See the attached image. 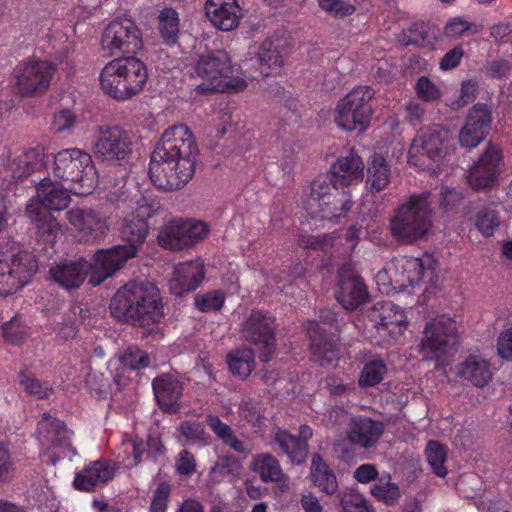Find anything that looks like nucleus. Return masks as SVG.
Listing matches in <instances>:
<instances>
[{"label": "nucleus", "instance_id": "1", "mask_svg": "<svg viewBox=\"0 0 512 512\" xmlns=\"http://www.w3.org/2000/svg\"><path fill=\"white\" fill-rule=\"evenodd\" d=\"M109 203L126 213L132 209L123 221L121 237L127 242L107 250H99L94 255L93 274L90 282L99 285L112 276L124 263L136 256L138 249L144 244L150 232L148 219L160 209V201L150 196H140L135 199L125 190L112 192L107 196Z\"/></svg>", "mask_w": 512, "mask_h": 512}, {"label": "nucleus", "instance_id": "2", "mask_svg": "<svg viewBox=\"0 0 512 512\" xmlns=\"http://www.w3.org/2000/svg\"><path fill=\"white\" fill-rule=\"evenodd\" d=\"M196 140L185 124L167 128L156 145L149 164V176L159 189L179 190L195 172Z\"/></svg>", "mask_w": 512, "mask_h": 512}, {"label": "nucleus", "instance_id": "3", "mask_svg": "<svg viewBox=\"0 0 512 512\" xmlns=\"http://www.w3.org/2000/svg\"><path fill=\"white\" fill-rule=\"evenodd\" d=\"M70 201L66 188H60L50 179H43L37 186V196L30 199L26 206V214L36 229L34 250L47 258L56 253V238L61 231L60 224L51 211L66 209Z\"/></svg>", "mask_w": 512, "mask_h": 512}, {"label": "nucleus", "instance_id": "4", "mask_svg": "<svg viewBox=\"0 0 512 512\" xmlns=\"http://www.w3.org/2000/svg\"><path fill=\"white\" fill-rule=\"evenodd\" d=\"M110 310L115 318L140 327L159 323L164 316L159 290L150 282L122 286L111 299Z\"/></svg>", "mask_w": 512, "mask_h": 512}, {"label": "nucleus", "instance_id": "5", "mask_svg": "<svg viewBox=\"0 0 512 512\" xmlns=\"http://www.w3.org/2000/svg\"><path fill=\"white\" fill-rule=\"evenodd\" d=\"M437 259L432 254L421 257L401 256L395 258L384 270L377 274L378 281L389 277L390 284L396 291L413 292L424 287L434 288L438 283Z\"/></svg>", "mask_w": 512, "mask_h": 512}, {"label": "nucleus", "instance_id": "6", "mask_svg": "<svg viewBox=\"0 0 512 512\" xmlns=\"http://www.w3.org/2000/svg\"><path fill=\"white\" fill-rule=\"evenodd\" d=\"M147 79L146 65L133 56L111 60L99 76L102 91L117 101L129 100L138 95L143 91Z\"/></svg>", "mask_w": 512, "mask_h": 512}, {"label": "nucleus", "instance_id": "7", "mask_svg": "<svg viewBox=\"0 0 512 512\" xmlns=\"http://www.w3.org/2000/svg\"><path fill=\"white\" fill-rule=\"evenodd\" d=\"M195 71L203 79V82L196 87L199 94L237 92L244 90L247 86V82L242 77L235 75L236 66L232 64L229 54L224 50L201 55Z\"/></svg>", "mask_w": 512, "mask_h": 512}, {"label": "nucleus", "instance_id": "8", "mask_svg": "<svg viewBox=\"0 0 512 512\" xmlns=\"http://www.w3.org/2000/svg\"><path fill=\"white\" fill-rule=\"evenodd\" d=\"M54 175L71 183L68 189L76 195H88L96 185L92 157L78 148L61 150L54 156Z\"/></svg>", "mask_w": 512, "mask_h": 512}, {"label": "nucleus", "instance_id": "9", "mask_svg": "<svg viewBox=\"0 0 512 512\" xmlns=\"http://www.w3.org/2000/svg\"><path fill=\"white\" fill-rule=\"evenodd\" d=\"M457 341L455 320L438 315L426 323L419 352L423 359L435 361L437 368H444L456 352Z\"/></svg>", "mask_w": 512, "mask_h": 512}, {"label": "nucleus", "instance_id": "10", "mask_svg": "<svg viewBox=\"0 0 512 512\" xmlns=\"http://www.w3.org/2000/svg\"><path fill=\"white\" fill-rule=\"evenodd\" d=\"M390 225L392 235L397 240L412 243L424 237L432 226L428 195L412 196L399 207Z\"/></svg>", "mask_w": 512, "mask_h": 512}, {"label": "nucleus", "instance_id": "11", "mask_svg": "<svg viewBox=\"0 0 512 512\" xmlns=\"http://www.w3.org/2000/svg\"><path fill=\"white\" fill-rule=\"evenodd\" d=\"M374 95L375 92L370 86L354 87L336 105L334 118L336 124L346 131L367 129L373 114L371 101Z\"/></svg>", "mask_w": 512, "mask_h": 512}, {"label": "nucleus", "instance_id": "12", "mask_svg": "<svg viewBox=\"0 0 512 512\" xmlns=\"http://www.w3.org/2000/svg\"><path fill=\"white\" fill-rule=\"evenodd\" d=\"M448 132L438 125L426 128L418 134L409 149L408 162L423 171L438 173L443 159L444 142Z\"/></svg>", "mask_w": 512, "mask_h": 512}, {"label": "nucleus", "instance_id": "13", "mask_svg": "<svg viewBox=\"0 0 512 512\" xmlns=\"http://www.w3.org/2000/svg\"><path fill=\"white\" fill-rule=\"evenodd\" d=\"M57 67L50 61L28 58L13 71L17 92L22 97L42 96L49 89Z\"/></svg>", "mask_w": 512, "mask_h": 512}, {"label": "nucleus", "instance_id": "14", "mask_svg": "<svg viewBox=\"0 0 512 512\" xmlns=\"http://www.w3.org/2000/svg\"><path fill=\"white\" fill-rule=\"evenodd\" d=\"M101 47L110 55L135 53L142 47L141 31L131 19H114L103 31Z\"/></svg>", "mask_w": 512, "mask_h": 512}, {"label": "nucleus", "instance_id": "15", "mask_svg": "<svg viewBox=\"0 0 512 512\" xmlns=\"http://www.w3.org/2000/svg\"><path fill=\"white\" fill-rule=\"evenodd\" d=\"M66 218L80 242H97L109 231L108 215L99 207H72L66 212Z\"/></svg>", "mask_w": 512, "mask_h": 512}, {"label": "nucleus", "instance_id": "16", "mask_svg": "<svg viewBox=\"0 0 512 512\" xmlns=\"http://www.w3.org/2000/svg\"><path fill=\"white\" fill-rule=\"evenodd\" d=\"M275 317L268 312L253 310L244 323L243 337L260 350V360L269 362L276 347Z\"/></svg>", "mask_w": 512, "mask_h": 512}, {"label": "nucleus", "instance_id": "17", "mask_svg": "<svg viewBox=\"0 0 512 512\" xmlns=\"http://www.w3.org/2000/svg\"><path fill=\"white\" fill-rule=\"evenodd\" d=\"M132 143L130 133L121 126L102 125L98 128L93 150L102 161L118 162L132 153Z\"/></svg>", "mask_w": 512, "mask_h": 512}, {"label": "nucleus", "instance_id": "18", "mask_svg": "<svg viewBox=\"0 0 512 512\" xmlns=\"http://www.w3.org/2000/svg\"><path fill=\"white\" fill-rule=\"evenodd\" d=\"M370 319L376 330L377 341L391 344L398 340L407 328V317L402 308L392 302L377 303Z\"/></svg>", "mask_w": 512, "mask_h": 512}, {"label": "nucleus", "instance_id": "19", "mask_svg": "<svg viewBox=\"0 0 512 512\" xmlns=\"http://www.w3.org/2000/svg\"><path fill=\"white\" fill-rule=\"evenodd\" d=\"M35 256L29 252H19L11 263L0 261V295L16 293L29 283L37 272Z\"/></svg>", "mask_w": 512, "mask_h": 512}, {"label": "nucleus", "instance_id": "20", "mask_svg": "<svg viewBox=\"0 0 512 512\" xmlns=\"http://www.w3.org/2000/svg\"><path fill=\"white\" fill-rule=\"evenodd\" d=\"M117 469V464L108 459L91 461L75 473L72 485L80 492H95L114 479Z\"/></svg>", "mask_w": 512, "mask_h": 512}, {"label": "nucleus", "instance_id": "21", "mask_svg": "<svg viewBox=\"0 0 512 512\" xmlns=\"http://www.w3.org/2000/svg\"><path fill=\"white\" fill-rule=\"evenodd\" d=\"M502 160V150L496 145L489 144L468 175V182L472 188L481 190L494 185L500 173Z\"/></svg>", "mask_w": 512, "mask_h": 512}, {"label": "nucleus", "instance_id": "22", "mask_svg": "<svg viewBox=\"0 0 512 512\" xmlns=\"http://www.w3.org/2000/svg\"><path fill=\"white\" fill-rule=\"evenodd\" d=\"M491 125V114L486 105L477 104L470 110L459 132V143L465 148H475L486 137Z\"/></svg>", "mask_w": 512, "mask_h": 512}, {"label": "nucleus", "instance_id": "23", "mask_svg": "<svg viewBox=\"0 0 512 512\" xmlns=\"http://www.w3.org/2000/svg\"><path fill=\"white\" fill-rule=\"evenodd\" d=\"M37 433L45 444L67 450L71 456L78 455L77 449L72 444V431L66 427L64 422L52 417L49 413L42 415L38 422Z\"/></svg>", "mask_w": 512, "mask_h": 512}, {"label": "nucleus", "instance_id": "24", "mask_svg": "<svg viewBox=\"0 0 512 512\" xmlns=\"http://www.w3.org/2000/svg\"><path fill=\"white\" fill-rule=\"evenodd\" d=\"M92 265L84 259L60 262L49 269L53 281L65 290L80 288L87 278Z\"/></svg>", "mask_w": 512, "mask_h": 512}, {"label": "nucleus", "instance_id": "25", "mask_svg": "<svg viewBox=\"0 0 512 512\" xmlns=\"http://www.w3.org/2000/svg\"><path fill=\"white\" fill-rule=\"evenodd\" d=\"M205 278V266L201 259L179 263L174 268L171 289L178 296L197 289Z\"/></svg>", "mask_w": 512, "mask_h": 512}, {"label": "nucleus", "instance_id": "26", "mask_svg": "<svg viewBox=\"0 0 512 512\" xmlns=\"http://www.w3.org/2000/svg\"><path fill=\"white\" fill-rule=\"evenodd\" d=\"M152 388L162 411L169 413L178 412L183 386L177 377L171 374H161L152 381Z\"/></svg>", "mask_w": 512, "mask_h": 512}, {"label": "nucleus", "instance_id": "27", "mask_svg": "<svg viewBox=\"0 0 512 512\" xmlns=\"http://www.w3.org/2000/svg\"><path fill=\"white\" fill-rule=\"evenodd\" d=\"M205 11L212 24L223 31L236 28L242 16L236 0H207Z\"/></svg>", "mask_w": 512, "mask_h": 512}, {"label": "nucleus", "instance_id": "28", "mask_svg": "<svg viewBox=\"0 0 512 512\" xmlns=\"http://www.w3.org/2000/svg\"><path fill=\"white\" fill-rule=\"evenodd\" d=\"M364 164L362 159L352 150L337 159L330 169L331 181L334 186H346L359 182L363 178Z\"/></svg>", "mask_w": 512, "mask_h": 512}, {"label": "nucleus", "instance_id": "29", "mask_svg": "<svg viewBox=\"0 0 512 512\" xmlns=\"http://www.w3.org/2000/svg\"><path fill=\"white\" fill-rule=\"evenodd\" d=\"M456 374L476 387H484L492 378V369L483 356L469 355L456 366Z\"/></svg>", "mask_w": 512, "mask_h": 512}, {"label": "nucleus", "instance_id": "30", "mask_svg": "<svg viewBox=\"0 0 512 512\" xmlns=\"http://www.w3.org/2000/svg\"><path fill=\"white\" fill-rule=\"evenodd\" d=\"M336 298L345 309L353 310L365 302L367 298L366 287L358 276L345 277V269H342Z\"/></svg>", "mask_w": 512, "mask_h": 512}, {"label": "nucleus", "instance_id": "31", "mask_svg": "<svg viewBox=\"0 0 512 512\" xmlns=\"http://www.w3.org/2000/svg\"><path fill=\"white\" fill-rule=\"evenodd\" d=\"M383 433L382 425L369 418L358 417L351 421L348 439L363 448L373 446Z\"/></svg>", "mask_w": 512, "mask_h": 512}, {"label": "nucleus", "instance_id": "32", "mask_svg": "<svg viewBox=\"0 0 512 512\" xmlns=\"http://www.w3.org/2000/svg\"><path fill=\"white\" fill-rule=\"evenodd\" d=\"M273 434L274 442L291 462L298 465L305 462L308 456V444L303 439L279 427L273 430Z\"/></svg>", "mask_w": 512, "mask_h": 512}, {"label": "nucleus", "instance_id": "33", "mask_svg": "<svg viewBox=\"0 0 512 512\" xmlns=\"http://www.w3.org/2000/svg\"><path fill=\"white\" fill-rule=\"evenodd\" d=\"M186 235L185 221L171 220L161 229L158 238L163 247L179 251L189 247Z\"/></svg>", "mask_w": 512, "mask_h": 512}, {"label": "nucleus", "instance_id": "34", "mask_svg": "<svg viewBox=\"0 0 512 512\" xmlns=\"http://www.w3.org/2000/svg\"><path fill=\"white\" fill-rule=\"evenodd\" d=\"M251 469L265 483L281 482L286 479L278 459L269 453L257 455L251 464Z\"/></svg>", "mask_w": 512, "mask_h": 512}, {"label": "nucleus", "instance_id": "35", "mask_svg": "<svg viewBox=\"0 0 512 512\" xmlns=\"http://www.w3.org/2000/svg\"><path fill=\"white\" fill-rule=\"evenodd\" d=\"M44 158L43 146L37 145L27 149L17 160L16 167L13 169L14 177L21 179L40 171L45 166Z\"/></svg>", "mask_w": 512, "mask_h": 512}, {"label": "nucleus", "instance_id": "36", "mask_svg": "<svg viewBox=\"0 0 512 512\" xmlns=\"http://www.w3.org/2000/svg\"><path fill=\"white\" fill-rule=\"evenodd\" d=\"M159 33L163 42L174 46L178 42L180 18L178 12L172 7H165L160 11Z\"/></svg>", "mask_w": 512, "mask_h": 512}, {"label": "nucleus", "instance_id": "37", "mask_svg": "<svg viewBox=\"0 0 512 512\" xmlns=\"http://www.w3.org/2000/svg\"><path fill=\"white\" fill-rule=\"evenodd\" d=\"M227 362L233 375L246 379L255 369V354L251 349H238L228 354Z\"/></svg>", "mask_w": 512, "mask_h": 512}, {"label": "nucleus", "instance_id": "38", "mask_svg": "<svg viewBox=\"0 0 512 512\" xmlns=\"http://www.w3.org/2000/svg\"><path fill=\"white\" fill-rule=\"evenodd\" d=\"M391 171L386 160L381 155H374L368 167L367 183L370 189L379 192L387 187Z\"/></svg>", "mask_w": 512, "mask_h": 512}, {"label": "nucleus", "instance_id": "39", "mask_svg": "<svg viewBox=\"0 0 512 512\" xmlns=\"http://www.w3.org/2000/svg\"><path fill=\"white\" fill-rule=\"evenodd\" d=\"M500 225L497 211L491 206L480 209L475 216V227L485 237L495 234Z\"/></svg>", "mask_w": 512, "mask_h": 512}, {"label": "nucleus", "instance_id": "40", "mask_svg": "<svg viewBox=\"0 0 512 512\" xmlns=\"http://www.w3.org/2000/svg\"><path fill=\"white\" fill-rule=\"evenodd\" d=\"M426 457L437 476L445 477L447 475V468L444 465L447 452L444 446L437 441H430L426 448Z\"/></svg>", "mask_w": 512, "mask_h": 512}, {"label": "nucleus", "instance_id": "41", "mask_svg": "<svg viewBox=\"0 0 512 512\" xmlns=\"http://www.w3.org/2000/svg\"><path fill=\"white\" fill-rule=\"evenodd\" d=\"M19 383L26 393L38 399H46L53 392L51 387L43 385L41 381L29 371H21L19 373Z\"/></svg>", "mask_w": 512, "mask_h": 512}, {"label": "nucleus", "instance_id": "42", "mask_svg": "<svg viewBox=\"0 0 512 512\" xmlns=\"http://www.w3.org/2000/svg\"><path fill=\"white\" fill-rule=\"evenodd\" d=\"M2 335L7 343L21 345L29 335V329L20 318L14 317L2 325Z\"/></svg>", "mask_w": 512, "mask_h": 512}, {"label": "nucleus", "instance_id": "43", "mask_svg": "<svg viewBox=\"0 0 512 512\" xmlns=\"http://www.w3.org/2000/svg\"><path fill=\"white\" fill-rule=\"evenodd\" d=\"M372 495L378 500L391 504L400 496L399 487L391 482L389 474L381 477L378 482L371 488Z\"/></svg>", "mask_w": 512, "mask_h": 512}, {"label": "nucleus", "instance_id": "44", "mask_svg": "<svg viewBox=\"0 0 512 512\" xmlns=\"http://www.w3.org/2000/svg\"><path fill=\"white\" fill-rule=\"evenodd\" d=\"M329 318V323H326L329 327L328 331L331 334L329 340H326L325 344H322V362L325 360L327 363L332 364L335 359L339 356V339L336 335L338 331V325L333 324L336 322V317L333 313L329 312V315L325 316Z\"/></svg>", "mask_w": 512, "mask_h": 512}, {"label": "nucleus", "instance_id": "45", "mask_svg": "<svg viewBox=\"0 0 512 512\" xmlns=\"http://www.w3.org/2000/svg\"><path fill=\"white\" fill-rule=\"evenodd\" d=\"M121 450L124 453L123 461H129L128 466H137L142 461L145 452V442L135 436L122 441Z\"/></svg>", "mask_w": 512, "mask_h": 512}, {"label": "nucleus", "instance_id": "46", "mask_svg": "<svg viewBox=\"0 0 512 512\" xmlns=\"http://www.w3.org/2000/svg\"><path fill=\"white\" fill-rule=\"evenodd\" d=\"M362 0H322V10L336 18L348 17L355 13Z\"/></svg>", "mask_w": 512, "mask_h": 512}, {"label": "nucleus", "instance_id": "47", "mask_svg": "<svg viewBox=\"0 0 512 512\" xmlns=\"http://www.w3.org/2000/svg\"><path fill=\"white\" fill-rule=\"evenodd\" d=\"M225 302V296L220 290L198 293L195 296L196 308L204 313L220 310Z\"/></svg>", "mask_w": 512, "mask_h": 512}, {"label": "nucleus", "instance_id": "48", "mask_svg": "<svg viewBox=\"0 0 512 512\" xmlns=\"http://www.w3.org/2000/svg\"><path fill=\"white\" fill-rule=\"evenodd\" d=\"M415 92L417 96L428 103H434L441 99V89L428 77L421 76L415 83Z\"/></svg>", "mask_w": 512, "mask_h": 512}, {"label": "nucleus", "instance_id": "49", "mask_svg": "<svg viewBox=\"0 0 512 512\" xmlns=\"http://www.w3.org/2000/svg\"><path fill=\"white\" fill-rule=\"evenodd\" d=\"M386 373V366L383 361L376 360L367 363L361 373L359 384L361 386H374L378 384Z\"/></svg>", "mask_w": 512, "mask_h": 512}, {"label": "nucleus", "instance_id": "50", "mask_svg": "<svg viewBox=\"0 0 512 512\" xmlns=\"http://www.w3.org/2000/svg\"><path fill=\"white\" fill-rule=\"evenodd\" d=\"M121 362L131 370H139L149 366L150 358L145 351L130 346L124 351Z\"/></svg>", "mask_w": 512, "mask_h": 512}, {"label": "nucleus", "instance_id": "51", "mask_svg": "<svg viewBox=\"0 0 512 512\" xmlns=\"http://www.w3.org/2000/svg\"><path fill=\"white\" fill-rule=\"evenodd\" d=\"M171 496V485L166 482H160L154 490L149 512H166Z\"/></svg>", "mask_w": 512, "mask_h": 512}, {"label": "nucleus", "instance_id": "52", "mask_svg": "<svg viewBox=\"0 0 512 512\" xmlns=\"http://www.w3.org/2000/svg\"><path fill=\"white\" fill-rule=\"evenodd\" d=\"M77 123L76 114L71 109L64 108L54 114L52 125L57 133H70Z\"/></svg>", "mask_w": 512, "mask_h": 512}, {"label": "nucleus", "instance_id": "53", "mask_svg": "<svg viewBox=\"0 0 512 512\" xmlns=\"http://www.w3.org/2000/svg\"><path fill=\"white\" fill-rule=\"evenodd\" d=\"M258 59L261 66L268 68H279L283 63V58L280 52L273 47L272 42L265 41L261 44Z\"/></svg>", "mask_w": 512, "mask_h": 512}, {"label": "nucleus", "instance_id": "54", "mask_svg": "<svg viewBox=\"0 0 512 512\" xmlns=\"http://www.w3.org/2000/svg\"><path fill=\"white\" fill-rule=\"evenodd\" d=\"M85 384L89 393L95 398H105L107 395V379L97 371H89L85 377Z\"/></svg>", "mask_w": 512, "mask_h": 512}, {"label": "nucleus", "instance_id": "55", "mask_svg": "<svg viewBox=\"0 0 512 512\" xmlns=\"http://www.w3.org/2000/svg\"><path fill=\"white\" fill-rule=\"evenodd\" d=\"M477 95V83L472 80H465L461 84L460 96L457 101L451 102L449 106L458 110L468 103L472 102Z\"/></svg>", "mask_w": 512, "mask_h": 512}, {"label": "nucleus", "instance_id": "56", "mask_svg": "<svg viewBox=\"0 0 512 512\" xmlns=\"http://www.w3.org/2000/svg\"><path fill=\"white\" fill-rule=\"evenodd\" d=\"M343 512H369L366 499L358 493H348L341 498Z\"/></svg>", "mask_w": 512, "mask_h": 512}, {"label": "nucleus", "instance_id": "57", "mask_svg": "<svg viewBox=\"0 0 512 512\" xmlns=\"http://www.w3.org/2000/svg\"><path fill=\"white\" fill-rule=\"evenodd\" d=\"M306 334L313 360L318 361L320 358V322L309 320L306 325Z\"/></svg>", "mask_w": 512, "mask_h": 512}, {"label": "nucleus", "instance_id": "58", "mask_svg": "<svg viewBox=\"0 0 512 512\" xmlns=\"http://www.w3.org/2000/svg\"><path fill=\"white\" fill-rule=\"evenodd\" d=\"M352 203L348 196L342 194L341 197L333 202H325V208H322V213H324L325 218L331 217H341L345 215V213L351 208Z\"/></svg>", "mask_w": 512, "mask_h": 512}, {"label": "nucleus", "instance_id": "59", "mask_svg": "<svg viewBox=\"0 0 512 512\" xmlns=\"http://www.w3.org/2000/svg\"><path fill=\"white\" fill-rule=\"evenodd\" d=\"M188 245L193 246L209 233V226L203 221H185Z\"/></svg>", "mask_w": 512, "mask_h": 512}, {"label": "nucleus", "instance_id": "60", "mask_svg": "<svg viewBox=\"0 0 512 512\" xmlns=\"http://www.w3.org/2000/svg\"><path fill=\"white\" fill-rule=\"evenodd\" d=\"M176 469L180 475H191L196 470L194 455L188 450H182L176 459Z\"/></svg>", "mask_w": 512, "mask_h": 512}, {"label": "nucleus", "instance_id": "61", "mask_svg": "<svg viewBox=\"0 0 512 512\" xmlns=\"http://www.w3.org/2000/svg\"><path fill=\"white\" fill-rule=\"evenodd\" d=\"M238 413L242 419L246 420L253 426H259L262 422L263 417L259 409L257 408L256 404L251 401L243 402L239 406Z\"/></svg>", "mask_w": 512, "mask_h": 512}, {"label": "nucleus", "instance_id": "62", "mask_svg": "<svg viewBox=\"0 0 512 512\" xmlns=\"http://www.w3.org/2000/svg\"><path fill=\"white\" fill-rule=\"evenodd\" d=\"M179 433L188 441L198 442L204 439L205 432L199 423L183 422L179 426Z\"/></svg>", "mask_w": 512, "mask_h": 512}, {"label": "nucleus", "instance_id": "63", "mask_svg": "<svg viewBox=\"0 0 512 512\" xmlns=\"http://www.w3.org/2000/svg\"><path fill=\"white\" fill-rule=\"evenodd\" d=\"M497 351L501 358L512 360V328L504 330L497 340Z\"/></svg>", "mask_w": 512, "mask_h": 512}, {"label": "nucleus", "instance_id": "64", "mask_svg": "<svg viewBox=\"0 0 512 512\" xmlns=\"http://www.w3.org/2000/svg\"><path fill=\"white\" fill-rule=\"evenodd\" d=\"M206 423L208 427L212 430V432L222 440L226 439L233 430L229 425L224 423L218 416L216 415H208L206 418Z\"/></svg>", "mask_w": 512, "mask_h": 512}]
</instances>
